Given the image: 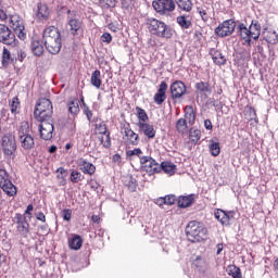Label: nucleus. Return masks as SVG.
Wrapping results in <instances>:
<instances>
[{
  "instance_id": "6ab92c4d",
  "label": "nucleus",
  "mask_w": 278,
  "mask_h": 278,
  "mask_svg": "<svg viewBox=\"0 0 278 278\" xmlns=\"http://www.w3.org/2000/svg\"><path fill=\"white\" fill-rule=\"evenodd\" d=\"M138 127H139V132L144 135L146 138H149L150 140H153V138H155L156 131L153 125L149 123L139 122Z\"/></svg>"
},
{
  "instance_id": "4468645a",
  "label": "nucleus",
  "mask_w": 278,
  "mask_h": 278,
  "mask_svg": "<svg viewBox=\"0 0 278 278\" xmlns=\"http://www.w3.org/2000/svg\"><path fill=\"white\" fill-rule=\"evenodd\" d=\"M0 188L8 194V197H15L16 194V186L12 184L10 179H8V172L0 169Z\"/></svg>"
},
{
  "instance_id": "a19ab883",
  "label": "nucleus",
  "mask_w": 278,
  "mask_h": 278,
  "mask_svg": "<svg viewBox=\"0 0 278 278\" xmlns=\"http://www.w3.org/2000/svg\"><path fill=\"white\" fill-rule=\"evenodd\" d=\"M176 129L179 134H185L188 130V122L186 118H179L176 123Z\"/></svg>"
},
{
  "instance_id": "a211bd4d",
  "label": "nucleus",
  "mask_w": 278,
  "mask_h": 278,
  "mask_svg": "<svg viewBox=\"0 0 278 278\" xmlns=\"http://www.w3.org/2000/svg\"><path fill=\"white\" fill-rule=\"evenodd\" d=\"M77 164L79 166V170H81V173H84V175H94V173H97V166H94V164L84 160V159H79L77 161Z\"/></svg>"
},
{
  "instance_id": "5fc2aeb1",
  "label": "nucleus",
  "mask_w": 278,
  "mask_h": 278,
  "mask_svg": "<svg viewBox=\"0 0 278 278\" xmlns=\"http://www.w3.org/2000/svg\"><path fill=\"white\" fill-rule=\"evenodd\" d=\"M202 21H204V23H207V21H210V16L207 15V11H205V9L203 8H198L197 9Z\"/></svg>"
},
{
  "instance_id": "0e129e2a",
  "label": "nucleus",
  "mask_w": 278,
  "mask_h": 278,
  "mask_svg": "<svg viewBox=\"0 0 278 278\" xmlns=\"http://www.w3.org/2000/svg\"><path fill=\"white\" fill-rule=\"evenodd\" d=\"M155 205H159V207H162V205H166V199L163 198H159L154 201Z\"/></svg>"
},
{
  "instance_id": "20e7f679",
  "label": "nucleus",
  "mask_w": 278,
  "mask_h": 278,
  "mask_svg": "<svg viewBox=\"0 0 278 278\" xmlns=\"http://www.w3.org/2000/svg\"><path fill=\"white\" fill-rule=\"evenodd\" d=\"M34 116L37 121L53 118V103L47 98H40L36 103Z\"/></svg>"
},
{
  "instance_id": "6e6552de",
  "label": "nucleus",
  "mask_w": 278,
  "mask_h": 278,
  "mask_svg": "<svg viewBox=\"0 0 278 278\" xmlns=\"http://www.w3.org/2000/svg\"><path fill=\"white\" fill-rule=\"evenodd\" d=\"M39 124V135L41 140H51L53 138V131L55 127L53 126V117L46 119H38Z\"/></svg>"
},
{
  "instance_id": "393cba45",
  "label": "nucleus",
  "mask_w": 278,
  "mask_h": 278,
  "mask_svg": "<svg viewBox=\"0 0 278 278\" xmlns=\"http://www.w3.org/2000/svg\"><path fill=\"white\" fill-rule=\"evenodd\" d=\"M67 24L70 25V31L72 36H77L79 34V30L81 29V22L77 17H70L67 20Z\"/></svg>"
},
{
  "instance_id": "f8f14e48",
  "label": "nucleus",
  "mask_w": 278,
  "mask_h": 278,
  "mask_svg": "<svg viewBox=\"0 0 278 278\" xmlns=\"http://www.w3.org/2000/svg\"><path fill=\"white\" fill-rule=\"evenodd\" d=\"M140 164H141V170L143 173H148L149 175L157 174L160 163H157V161H155L153 157L141 156Z\"/></svg>"
},
{
  "instance_id": "3c124183",
  "label": "nucleus",
  "mask_w": 278,
  "mask_h": 278,
  "mask_svg": "<svg viewBox=\"0 0 278 278\" xmlns=\"http://www.w3.org/2000/svg\"><path fill=\"white\" fill-rule=\"evenodd\" d=\"M126 155H127V157L137 155V157H139V160H140V157H142V156H140V155H142V150L140 148H135L134 150L126 151Z\"/></svg>"
},
{
  "instance_id": "9d476101",
  "label": "nucleus",
  "mask_w": 278,
  "mask_h": 278,
  "mask_svg": "<svg viewBox=\"0 0 278 278\" xmlns=\"http://www.w3.org/2000/svg\"><path fill=\"white\" fill-rule=\"evenodd\" d=\"M12 220L16 225V230L20 236L27 238L29 235V222H27V216L16 213Z\"/></svg>"
},
{
  "instance_id": "c03bdc74",
  "label": "nucleus",
  "mask_w": 278,
  "mask_h": 278,
  "mask_svg": "<svg viewBox=\"0 0 278 278\" xmlns=\"http://www.w3.org/2000/svg\"><path fill=\"white\" fill-rule=\"evenodd\" d=\"M99 5L103 10H110V8H116V0H99Z\"/></svg>"
},
{
  "instance_id": "774afa93",
  "label": "nucleus",
  "mask_w": 278,
  "mask_h": 278,
  "mask_svg": "<svg viewBox=\"0 0 278 278\" xmlns=\"http://www.w3.org/2000/svg\"><path fill=\"white\" fill-rule=\"evenodd\" d=\"M100 134H102V136H105V134H110V131H108V125L100 124Z\"/></svg>"
},
{
  "instance_id": "f704fd0d",
  "label": "nucleus",
  "mask_w": 278,
  "mask_h": 278,
  "mask_svg": "<svg viewBox=\"0 0 278 278\" xmlns=\"http://www.w3.org/2000/svg\"><path fill=\"white\" fill-rule=\"evenodd\" d=\"M189 138L192 144H198L199 141L201 140V130L194 127L190 128Z\"/></svg>"
},
{
  "instance_id": "338daca9",
  "label": "nucleus",
  "mask_w": 278,
  "mask_h": 278,
  "mask_svg": "<svg viewBox=\"0 0 278 278\" xmlns=\"http://www.w3.org/2000/svg\"><path fill=\"white\" fill-rule=\"evenodd\" d=\"M72 18H76L77 17V11H71V9L67 10V21H71Z\"/></svg>"
},
{
  "instance_id": "473e14b6",
  "label": "nucleus",
  "mask_w": 278,
  "mask_h": 278,
  "mask_svg": "<svg viewBox=\"0 0 278 278\" xmlns=\"http://www.w3.org/2000/svg\"><path fill=\"white\" fill-rule=\"evenodd\" d=\"M174 2L182 12H192V0H176Z\"/></svg>"
},
{
  "instance_id": "1a4fd4ad",
  "label": "nucleus",
  "mask_w": 278,
  "mask_h": 278,
  "mask_svg": "<svg viewBox=\"0 0 278 278\" xmlns=\"http://www.w3.org/2000/svg\"><path fill=\"white\" fill-rule=\"evenodd\" d=\"M1 147L4 155H14L16 153V138L12 134L3 135Z\"/></svg>"
},
{
  "instance_id": "69168bd1",
  "label": "nucleus",
  "mask_w": 278,
  "mask_h": 278,
  "mask_svg": "<svg viewBox=\"0 0 278 278\" xmlns=\"http://www.w3.org/2000/svg\"><path fill=\"white\" fill-rule=\"evenodd\" d=\"M204 127H205V129H207L208 131H212V129H214V126L212 125V121H210V119H205V121H204Z\"/></svg>"
},
{
  "instance_id": "e2e57ef3",
  "label": "nucleus",
  "mask_w": 278,
  "mask_h": 278,
  "mask_svg": "<svg viewBox=\"0 0 278 278\" xmlns=\"http://www.w3.org/2000/svg\"><path fill=\"white\" fill-rule=\"evenodd\" d=\"M37 220H40L41 223H47V216H45V213L39 212L36 214Z\"/></svg>"
},
{
  "instance_id": "dca6fc26",
  "label": "nucleus",
  "mask_w": 278,
  "mask_h": 278,
  "mask_svg": "<svg viewBox=\"0 0 278 278\" xmlns=\"http://www.w3.org/2000/svg\"><path fill=\"white\" fill-rule=\"evenodd\" d=\"M35 16L39 23H45V21H49L51 18V10L47 3L38 2L37 11L35 12Z\"/></svg>"
},
{
  "instance_id": "423d86ee",
  "label": "nucleus",
  "mask_w": 278,
  "mask_h": 278,
  "mask_svg": "<svg viewBox=\"0 0 278 278\" xmlns=\"http://www.w3.org/2000/svg\"><path fill=\"white\" fill-rule=\"evenodd\" d=\"M236 27H238L236 20H226L215 28V34L218 38H227V36H231L236 31Z\"/></svg>"
},
{
  "instance_id": "a18cd8bd",
  "label": "nucleus",
  "mask_w": 278,
  "mask_h": 278,
  "mask_svg": "<svg viewBox=\"0 0 278 278\" xmlns=\"http://www.w3.org/2000/svg\"><path fill=\"white\" fill-rule=\"evenodd\" d=\"M210 153L211 155H213V157H218V155H220V143L219 142L211 143Z\"/></svg>"
},
{
  "instance_id": "aec40b11",
  "label": "nucleus",
  "mask_w": 278,
  "mask_h": 278,
  "mask_svg": "<svg viewBox=\"0 0 278 278\" xmlns=\"http://www.w3.org/2000/svg\"><path fill=\"white\" fill-rule=\"evenodd\" d=\"M10 23L12 24L13 30L17 35V38H20V40H25V38H27V34H25V26L23 25V22L18 20L14 22V17H11Z\"/></svg>"
},
{
  "instance_id": "37998d69",
  "label": "nucleus",
  "mask_w": 278,
  "mask_h": 278,
  "mask_svg": "<svg viewBox=\"0 0 278 278\" xmlns=\"http://www.w3.org/2000/svg\"><path fill=\"white\" fill-rule=\"evenodd\" d=\"M126 186L130 192H136L138 180L134 176H129L128 180H126Z\"/></svg>"
},
{
  "instance_id": "0eeeda50",
  "label": "nucleus",
  "mask_w": 278,
  "mask_h": 278,
  "mask_svg": "<svg viewBox=\"0 0 278 278\" xmlns=\"http://www.w3.org/2000/svg\"><path fill=\"white\" fill-rule=\"evenodd\" d=\"M175 0H154L152 2V8H154L155 12L161 16H166V14H170V12H175Z\"/></svg>"
},
{
  "instance_id": "c9c22d12",
  "label": "nucleus",
  "mask_w": 278,
  "mask_h": 278,
  "mask_svg": "<svg viewBox=\"0 0 278 278\" xmlns=\"http://www.w3.org/2000/svg\"><path fill=\"white\" fill-rule=\"evenodd\" d=\"M176 23L181 27V29H190V27H192V22L189 21L186 15H179L176 18Z\"/></svg>"
},
{
  "instance_id": "9b49d317",
  "label": "nucleus",
  "mask_w": 278,
  "mask_h": 278,
  "mask_svg": "<svg viewBox=\"0 0 278 278\" xmlns=\"http://www.w3.org/2000/svg\"><path fill=\"white\" fill-rule=\"evenodd\" d=\"M0 42L12 47H16V42H18L16 35L4 24H0Z\"/></svg>"
},
{
  "instance_id": "f3484780",
  "label": "nucleus",
  "mask_w": 278,
  "mask_h": 278,
  "mask_svg": "<svg viewBox=\"0 0 278 278\" xmlns=\"http://www.w3.org/2000/svg\"><path fill=\"white\" fill-rule=\"evenodd\" d=\"M168 90V84L166 81H161L157 92L153 97L154 103L156 105H162L166 101V91Z\"/></svg>"
},
{
  "instance_id": "ddd939ff",
  "label": "nucleus",
  "mask_w": 278,
  "mask_h": 278,
  "mask_svg": "<svg viewBox=\"0 0 278 278\" xmlns=\"http://www.w3.org/2000/svg\"><path fill=\"white\" fill-rule=\"evenodd\" d=\"M195 88V97L197 100L203 103V101H207L210 99V94H212V87L207 81H199L194 86Z\"/></svg>"
},
{
  "instance_id": "bf43d9fd",
  "label": "nucleus",
  "mask_w": 278,
  "mask_h": 278,
  "mask_svg": "<svg viewBox=\"0 0 278 278\" xmlns=\"http://www.w3.org/2000/svg\"><path fill=\"white\" fill-rule=\"evenodd\" d=\"M101 40L102 42H106L108 45H110V42H112V35L110 33H104L101 36Z\"/></svg>"
},
{
  "instance_id": "f257e3e1",
  "label": "nucleus",
  "mask_w": 278,
  "mask_h": 278,
  "mask_svg": "<svg viewBox=\"0 0 278 278\" xmlns=\"http://www.w3.org/2000/svg\"><path fill=\"white\" fill-rule=\"evenodd\" d=\"M43 45L51 55H58L62 51V34L55 26H48L42 31Z\"/></svg>"
},
{
  "instance_id": "09e8293b",
  "label": "nucleus",
  "mask_w": 278,
  "mask_h": 278,
  "mask_svg": "<svg viewBox=\"0 0 278 278\" xmlns=\"http://www.w3.org/2000/svg\"><path fill=\"white\" fill-rule=\"evenodd\" d=\"M237 34H239L241 40H244V45H247L248 47H251V45H253V37L241 31H237Z\"/></svg>"
},
{
  "instance_id": "4be33fe9",
  "label": "nucleus",
  "mask_w": 278,
  "mask_h": 278,
  "mask_svg": "<svg viewBox=\"0 0 278 278\" xmlns=\"http://www.w3.org/2000/svg\"><path fill=\"white\" fill-rule=\"evenodd\" d=\"M208 53L212 56L213 62L217 64V66H223L227 64V59L225 58V55H223V52L212 48Z\"/></svg>"
},
{
  "instance_id": "bb28decb",
  "label": "nucleus",
  "mask_w": 278,
  "mask_h": 278,
  "mask_svg": "<svg viewBox=\"0 0 278 278\" xmlns=\"http://www.w3.org/2000/svg\"><path fill=\"white\" fill-rule=\"evenodd\" d=\"M84 244V239L79 235H73V237L68 240V247L72 251H79Z\"/></svg>"
},
{
  "instance_id": "4d7b16f0",
  "label": "nucleus",
  "mask_w": 278,
  "mask_h": 278,
  "mask_svg": "<svg viewBox=\"0 0 278 278\" xmlns=\"http://www.w3.org/2000/svg\"><path fill=\"white\" fill-rule=\"evenodd\" d=\"M73 216V210L71 208H65L63 210V220H71V217Z\"/></svg>"
},
{
  "instance_id": "58836bf2",
  "label": "nucleus",
  "mask_w": 278,
  "mask_h": 278,
  "mask_svg": "<svg viewBox=\"0 0 278 278\" xmlns=\"http://www.w3.org/2000/svg\"><path fill=\"white\" fill-rule=\"evenodd\" d=\"M91 85L94 86V88H101V71L96 70L92 74H91Z\"/></svg>"
},
{
  "instance_id": "79ce46f5",
  "label": "nucleus",
  "mask_w": 278,
  "mask_h": 278,
  "mask_svg": "<svg viewBox=\"0 0 278 278\" xmlns=\"http://www.w3.org/2000/svg\"><path fill=\"white\" fill-rule=\"evenodd\" d=\"M136 112H137V118L141 121V123H147L149 121V115L147 114V111L140 106H136Z\"/></svg>"
},
{
  "instance_id": "2f4dec72",
  "label": "nucleus",
  "mask_w": 278,
  "mask_h": 278,
  "mask_svg": "<svg viewBox=\"0 0 278 278\" xmlns=\"http://www.w3.org/2000/svg\"><path fill=\"white\" fill-rule=\"evenodd\" d=\"M12 62H14V59L12 58V53H10V50H8V48H3V51H2L3 68H8V66H10V64H12Z\"/></svg>"
},
{
  "instance_id": "052dcab7",
  "label": "nucleus",
  "mask_w": 278,
  "mask_h": 278,
  "mask_svg": "<svg viewBox=\"0 0 278 278\" xmlns=\"http://www.w3.org/2000/svg\"><path fill=\"white\" fill-rule=\"evenodd\" d=\"M106 138L103 143L104 149H110L112 147V139L110 138V132L105 134Z\"/></svg>"
},
{
  "instance_id": "864d4df0",
  "label": "nucleus",
  "mask_w": 278,
  "mask_h": 278,
  "mask_svg": "<svg viewBox=\"0 0 278 278\" xmlns=\"http://www.w3.org/2000/svg\"><path fill=\"white\" fill-rule=\"evenodd\" d=\"M18 105H21V102H18V98H13L11 103V113L16 114V111L18 110Z\"/></svg>"
},
{
  "instance_id": "4c0bfd02",
  "label": "nucleus",
  "mask_w": 278,
  "mask_h": 278,
  "mask_svg": "<svg viewBox=\"0 0 278 278\" xmlns=\"http://www.w3.org/2000/svg\"><path fill=\"white\" fill-rule=\"evenodd\" d=\"M25 136H29V122H22L18 128V138L23 140Z\"/></svg>"
},
{
  "instance_id": "5701e85b",
  "label": "nucleus",
  "mask_w": 278,
  "mask_h": 278,
  "mask_svg": "<svg viewBox=\"0 0 278 278\" xmlns=\"http://www.w3.org/2000/svg\"><path fill=\"white\" fill-rule=\"evenodd\" d=\"M124 134L126 138H128L132 147H138V142H140V136H138V134H135V131L131 130L129 124H127V126H124Z\"/></svg>"
},
{
  "instance_id": "680f3d73",
  "label": "nucleus",
  "mask_w": 278,
  "mask_h": 278,
  "mask_svg": "<svg viewBox=\"0 0 278 278\" xmlns=\"http://www.w3.org/2000/svg\"><path fill=\"white\" fill-rule=\"evenodd\" d=\"M262 45H264V41L263 39H260V42L256 46V51L260 53V55H264V47H262Z\"/></svg>"
},
{
  "instance_id": "13d9d810",
  "label": "nucleus",
  "mask_w": 278,
  "mask_h": 278,
  "mask_svg": "<svg viewBox=\"0 0 278 278\" xmlns=\"http://www.w3.org/2000/svg\"><path fill=\"white\" fill-rule=\"evenodd\" d=\"M56 173H60L61 177L58 176L59 179H66L68 177V170L64 169V167H59Z\"/></svg>"
},
{
  "instance_id": "49530a36",
  "label": "nucleus",
  "mask_w": 278,
  "mask_h": 278,
  "mask_svg": "<svg viewBox=\"0 0 278 278\" xmlns=\"http://www.w3.org/2000/svg\"><path fill=\"white\" fill-rule=\"evenodd\" d=\"M265 42H267L268 45H277L278 42V35L277 31H271L269 33L264 39Z\"/></svg>"
},
{
  "instance_id": "b1692460",
  "label": "nucleus",
  "mask_w": 278,
  "mask_h": 278,
  "mask_svg": "<svg viewBox=\"0 0 278 278\" xmlns=\"http://www.w3.org/2000/svg\"><path fill=\"white\" fill-rule=\"evenodd\" d=\"M192 203H194V194H189V195H180L178 197V207H180V210H186V207H190V205H192Z\"/></svg>"
},
{
  "instance_id": "72a5a7b5",
  "label": "nucleus",
  "mask_w": 278,
  "mask_h": 278,
  "mask_svg": "<svg viewBox=\"0 0 278 278\" xmlns=\"http://www.w3.org/2000/svg\"><path fill=\"white\" fill-rule=\"evenodd\" d=\"M226 271L229 275V277L242 278V270L240 269V267L236 265H228Z\"/></svg>"
},
{
  "instance_id": "e433bc0d",
  "label": "nucleus",
  "mask_w": 278,
  "mask_h": 278,
  "mask_svg": "<svg viewBox=\"0 0 278 278\" xmlns=\"http://www.w3.org/2000/svg\"><path fill=\"white\" fill-rule=\"evenodd\" d=\"M215 218H216V220H218L223 225H229V217L227 216V212H225L220 208H218L215 212Z\"/></svg>"
},
{
  "instance_id": "2eb2a0df",
  "label": "nucleus",
  "mask_w": 278,
  "mask_h": 278,
  "mask_svg": "<svg viewBox=\"0 0 278 278\" xmlns=\"http://www.w3.org/2000/svg\"><path fill=\"white\" fill-rule=\"evenodd\" d=\"M169 90L172 100L177 101V99H181L188 92V87H186L185 81L175 80L172 83Z\"/></svg>"
},
{
  "instance_id": "c85d7f7f",
  "label": "nucleus",
  "mask_w": 278,
  "mask_h": 278,
  "mask_svg": "<svg viewBox=\"0 0 278 278\" xmlns=\"http://www.w3.org/2000/svg\"><path fill=\"white\" fill-rule=\"evenodd\" d=\"M243 114L245 116L247 121H254V123H260V119L257 118V112L255 111V108L253 106H245Z\"/></svg>"
},
{
  "instance_id": "6e6d98bb",
  "label": "nucleus",
  "mask_w": 278,
  "mask_h": 278,
  "mask_svg": "<svg viewBox=\"0 0 278 278\" xmlns=\"http://www.w3.org/2000/svg\"><path fill=\"white\" fill-rule=\"evenodd\" d=\"M83 112L87 116V119L90 123L92 121V111H90V108L88 106V104H84Z\"/></svg>"
},
{
  "instance_id": "603ef678",
  "label": "nucleus",
  "mask_w": 278,
  "mask_h": 278,
  "mask_svg": "<svg viewBox=\"0 0 278 278\" xmlns=\"http://www.w3.org/2000/svg\"><path fill=\"white\" fill-rule=\"evenodd\" d=\"M123 10H132L134 9V0H121Z\"/></svg>"
},
{
  "instance_id": "c756f323",
  "label": "nucleus",
  "mask_w": 278,
  "mask_h": 278,
  "mask_svg": "<svg viewBox=\"0 0 278 278\" xmlns=\"http://www.w3.org/2000/svg\"><path fill=\"white\" fill-rule=\"evenodd\" d=\"M192 264L199 273H205L207 270V262L202 256H197Z\"/></svg>"
},
{
  "instance_id": "a878e982",
  "label": "nucleus",
  "mask_w": 278,
  "mask_h": 278,
  "mask_svg": "<svg viewBox=\"0 0 278 278\" xmlns=\"http://www.w3.org/2000/svg\"><path fill=\"white\" fill-rule=\"evenodd\" d=\"M166 173V175H173L175 170H177V165L168 162V161H163L161 164H159V169L157 173Z\"/></svg>"
},
{
  "instance_id": "8fccbe9b",
  "label": "nucleus",
  "mask_w": 278,
  "mask_h": 278,
  "mask_svg": "<svg viewBox=\"0 0 278 278\" xmlns=\"http://www.w3.org/2000/svg\"><path fill=\"white\" fill-rule=\"evenodd\" d=\"M165 198V205H175V203H178V198L175 194H167Z\"/></svg>"
},
{
  "instance_id": "412c9836",
  "label": "nucleus",
  "mask_w": 278,
  "mask_h": 278,
  "mask_svg": "<svg viewBox=\"0 0 278 278\" xmlns=\"http://www.w3.org/2000/svg\"><path fill=\"white\" fill-rule=\"evenodd\" d=\"M30 50L36 58H42V55H45V46H42V42L38 39L31 40Z\"/></svg>"
},
{
  "instance_id": "f03ea898",
  "label": "nucleus",
  "mask_w": 278,
  "mask_h": 278,
  "mask_svg": "<svg viewBox=\"0 0 278 278\" xmlns=\"http://www.w3.org/2000/svg\"><path fill=\"white\" fill-rule=\"evenodd\" d=\"M146 25L152 36H157V38H166L167 40L173 38V27L166 25V23L160 20L148 17L146 18Z\"/></svg>"
},
{
  "instance_id": "cd10ccee",
  "label": "nucleus",
  "mask_w": 278,
  "mask_h": 278,
  "mask_svg": "<svg viewBox=\"0 0 278 278\" xmlns=\"http://www.w3.org/2000/svg\"><path fill=\"white\" fill-rule=\"evenodd\" d=\"M20 140H21V147L25 151H31V149L36 147V142L34 141V137L31 135H26Z\"/></svg>"
},
{
  "instance_id": "de8ad7c7",
  "label": "nucleus",
  "mask_w": 278,
  "mask_h": 278,
  "mask_svg": "<svg viewBox=\"0 0 278 278\" xmlns=\"http://www.w3.org/2000/svg\"><path fill=\"white\" fill-rule=\"evenodd\" d=\"M71 181L72 184H79V181H84V175L78 170L73 169L71 173Z\"/></svg>"
},
{
  "instance_id": "7c9ffc66",
  "label": "nucleus",
  "mask_w": 278,
  "mask_h": 278,
  "mask_svg": "<svg viewBox=\"0 0 278 278\" xmlns=\"http://www.w3.org/2000/svg\"><path fill=\"white\" fill-rule=\"evenodd\" d=\"M185 118L188 121L189 125H192L197 121V114H194L192 105L185 106Z\"/></svg>"
},
{
  "instance_id": "ea45409f",
  "label": "nucleus",
  "mask_w": 278,
  "mask_h": 278,
  "mask_svg": "<svg viewBox=\"0 0 278 278\" xmlns=\"http://www.w3.org/2000/svg\"><path fill=\"white\" fill-rule=\"evenodd\" d=\"M68 105V112L73 114L74 116H77L79 114V100L74 99L67 103Z\"/></svg>"
},
{
  "instance_id": "7ed1b4c3",
  "label": "nucleus",
  "mask_w": 278,
  "mask_h": 278,
  "mask_svg": "<svg viewBox=\"0 0 278 278\" xmlns=\"http://www.w3.org/2000/svg\"><path fill=\"white\" fill-rule=\"evenodd\" d=\"M186 236L189 242H203L207 236V228L201 222L192 220L186 227Z\"/></svg>"
},
{
  "instance_id": "39448f33",
  "label": "nucleus",
  "mask_w": 278,
  "mask_h": 278,
  "mask_svg": "<svg viewBox=\"0 0 278 278\" xmlns=\"http://www.w3.org/2000/svg\"><path fill=\"white\" fill-rule=\"evenodd\" d=\"M237 31L250 36L253 40H260V36H262V25L257 20H252L249 27H247L244 23H239L237 25Z\"/></svg>"
}]
</instances>
